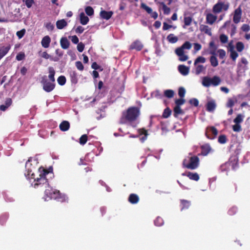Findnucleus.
Instances as JSON below:
<instances>
[{
	"mask_svg": "<svg viewBox=\"0 0 250 250\" xmlns=\"http://www.w3.org/2000/svg\"><path fill=\"white\" fill-rule=\"evenodd\" d=\"M189 103H190V104H191V105H193L195 107L198 106L199 105V101L198 99L196 98L191 99L189 101Z\"/></svg>",
	"mask_w": 250,
	"mask_h": 250,
	"instance_id": "obj_59",
	"label": "nucleus"
},
{
	"mask_svg": "<svg viewBox=\"0 0 250 250\" xmlns=\"http://www.w3.org/2000/svg\"><path fill=\"white\" fill-rule=\"evenodd\" d=\"M227 137L225 135H221L219 136L218 141L219 143L223 144L227 142Z\"/></svg>",
	"mask_w": 250,
	"mask_h": 250,
	"instance_id": "obj_50",
	"label": "nucleus"
},
{
	"mask_svg": "<svg viewBox=\"0 0 250 250\" xmlns=\"http://www.w3.org/2000/svg\"><path fill=\"white\" fill-rule=\"evenodd\" d=\"M206 59L205 57L202 56H199L197 57L194 62V65H197L199 63H204L206 62Z\"/></svg>",
	"mask_w": 250,
	"mask_h": 250,
	"instance_id": "obj_43",
	"label": "nucleus"
},
{
	"mask_svg": "<svg viewBox=\"0 0 250 250\" xmlns=\"http://www.w3.org/2000/svg\"><path fill=\"white\" fill-rule=\"evenodd\" d=\"M218 53L219 54V57L220 59H223L226 56V52L223 49H219L218 50Z\"/></svg>",
	"mask_w": 250,
	"mask_h": 250,
	"instance_id": "obj_64",
	"label": "nucleus"
},
{
	"mask_svg": "<svg viewBox=\"0 0 250 250\" xmlns=\"http://www.w3.org/2000/svg\"><path fill=\"white\" fill-rule=\"evenodd\" d=\"M232 129L234 132H239L242 130L241 126L239 124H235V125H234L232 126Z\"/></svg>",
	"mask_w": 250,
	"mask_h": 250,
	"instance_id": "obj_56",
	"label": "nucleus"
},
{
	"mask_svg": "<svg viewBox=\"0 0 250 250\" xmlns=\"http://www.w3.org/2000/svg\"><path fill=\"white\" fill-rule=\"evenodd\" d=\"M85 12L86 14L89 16H91L94 15V10L90 6H87L85 8Z\"/></svg>",
	"mask_w": 250,
	"mask_h": 250,
	"instance_id": "obj_44",
	"label": "nucleus"
},
{
	"mask_svg": "<svg viewBox=\"0 0 250 250\" xmlns=\"http://www.w3.org/2000/svg\"><path fill=\"white\" fill-rule=\"evenodd\" d=\"M128 201L132 204H136L139 201V197L136 194L131 193L128 197Z\"/></svg>",
	"mask_w": 250,
	"mask_h": 250,
	"instance_id": "obj_16",
	"label": "nucleus"
},
{
	"mask_svg": "<svg viewBox=\"0 0 250 250\" xmlns=\"http://www.w3.org/2000/svg\"><path fill=\"white\" fill-rule=\"evenodd\" d=\"M75 65L77 67V68L80 70L83 71L84 69L83 65L81 62L80 61H77L75 62Z\"/></svg>",
	"mask_w": 250,
	"mask_h": 250,
	"instance_id": "obj_60",
	"label": "nucleus"
},
{
	"mask_svg": "<svg viewBox=\"0 0 250 250\" xmlns=\"http://www.w3.org/2000/svg\"><path fill=\"white\" fill-rule=\"evenodd\" d=\"M242 10L241 6H239L237 8L235 9L234 11L233 16V21L234 23H238L242 18Z\"/></svg>",
	"mask_w": 250,
	"mask_h": 250,
	"instance_id": "obj_8",
	"label": "nucleus"
},
{
	"mask_svg": "<svg viewBox=\"0 0 250 250\" xmlns=\"http://www.w3.org/2000/svg\"><path fill=\"white\" fill-rule=\"evenodd\" d=\"M159 5L162 6L164 15H168L170 13V8L167 6L164 2H159Z\"/></svg>",
	"mask_w": 250,
	"mask_h": 250,
	"instance_id": "obj_29",
	"label": "nucleus"
},
{
	"mask_svg": "<svg viewBox=\"0 0 250 250\" xmlns=\"http://www.w3.org/2000/svg\"><path fill=\"white\" fill-rule=\"evenodd\" d=\"M174 92L173 90L167 89L164 91V96L167 98H171L174 96Z\"/></svg>",
	"mask_w": 250,
	"mask_h": 250,
	"instance_id": "obj_41",
	"label": "nucleus"
},
{
	"mask_svg": "<svg viewBox=\"0 0 250 250\" xmlns=\"http://www.w3.org/2000/svg\"><path fill=\"white\" fill-rule=\"evenodd\" d=\"M11 46L8 45L6 46H2L0 48V60L7 54L10 49Z\"/></svg>",
	"mask_w": 250,
	"mask_h": 250,
	"instance_id": "obj_18",
	"label": "nucleus"
},
{
	"mask_svg": "<svg viewBox=\"0 0 250 250\" xmlns=\"http://www.w3.org/2000/svg\"><path fill=\"white\" fill-rule=\"evenodd\" d=\"M236 102L237 100L236 98H234V99L229 98L228 101L226 106L228 107L232 108L234 106L235 103Z\"/></svg>",
	"mask_w": 250,
	"mask_h": 250,
	"instance_id": "obj_45",
	"label": "nucleus"
},
{
	"mask_svg": "<svg viewBox=\"0 0 250 250\" xmlns=\"http://www.w3.org/2000/svg\"><path fill=\"white\" fill-rule=\"evenodd\" d=\"M209 53L212 55L210 56L209 61L210 64L213 67H216L218 65V61L215 55L214 50H210Z\"/></svg>",
	"mask_w": 250,
	"mask_h": 250,
	"instance_id": "obj_12",
	"label": "nucleus"
},
{
	"mask_svg": "<svg viewBox=\"0 0 250 250\" xmlns=\"http://www.w3.org/2000/svg\"><path fill=\"white\" fill-rule=\"evenodd\" d=\"M69 73L71 83L74 84L77 83H78V76L76 71L71 70Z\"/></svg>",
	"mask_w": 250,
	"mask_h": 250,
	"instance_id": "obj_22",
	"label": "nucleus"
},
{
	"mask_svg": "<svg viewBox=\"0 0 250 250\" xmlns=\"http://www.w3.org/2000/svg\"><path fill=\"white\" fill-rule=\"evenodd\" d=\"M237 211H238V209H237V207H232L230 208L229 209V210H228V214L231 216L234 215V214H235L236 213Z\"/></svg>",
	"mask_w": 250,
	"mask_h": 250,
	"instance_id": "obj_51",
	"label": "nucleus"
},
{
	"mask_svg": "<svg viewBox=\"0 0 250 250\" xmlns=\"http://www.w3.org/2000/svg\"><path fill=\"white\" fill-rule=\"evenodd\" d=\"M244 118V116L241 114H239L237 115L236 117L234 119L233 122L235 124H240L243 121Z\"/></svg>",
	"mask_w": 250,
	"mask_h": 250,
	"instance_id": "obj_40",
	"label": "nucleus"
},
{
	"mask_svg": "<svg viewBox=\"0 0 250 250\" xmlns=\"http://www.w3.org/2000/svg\"><path fill=\"white\" fill-rule=\"evenodd\" d=\"M41 83L43 89L47 92L52 91L55 87V83L51 81L48 82L45 76L42 77Z\"/></svg>",
	"mask_w": 250,
	"mask_h": 250,
	"instance_id": "obj_6",
	"label": "nucleus"
},
{
	"mask_svg": "<svg viewBox=\"0 0 250 250\" xmlns=\"http://www.w3.org/2000/svg\"><path fill=\"white\" fill-rule=\"evenodd\" d=\"M45 194L51 199H58L61 202L65 201V196L63 195H62L60 191L58 190L50 188V189H45Z\"/></svg>",
	"mask_w": 250,
	"mask_h": 250,
	"instance_id": "obj_3",
	"label": "nucleus"
},
{
	"mask_svg": "<svg viewBox=\"0 0 250 250\" xmlns=\"http://www.w3.org/2000/svg\"><path fill=\"white\" fill-rule=\"evenodd\" d=\"M201 155L203 156L208 155L211 151L212 149L208 144H206L201 146Z\"/></svg>",
	"mask_w": 250,
	"mask_h": 250,
	"instance_id": "obj_11",
	"label": "nucleus"
},
{
	"mask_svg": "<svg viewBox=\"0 0 250 250\" xmlns=\"http://www.w3.org/2000/svg\"><path fill=\"white\" fill-rule=\"evenodd\" d=\"M175 54L179 57V60L181 62H185L186 61L188 57V55L185 54L184 51H182L178 49H175Z\"/></svg>",
	"mask_w": 250,
	"mask_h": 250,
	"instance_id": "obj_13",
	"label": "nucleus"
},
{
	"mask_svg": "<svg viewBox=\"0 0 250 250\" xmlns=\"http://www.w3.org/2000/svg\"><path fill=\"white\" fill-rule=\"evenodd\" d=\"M217 19V17L212 13H208L206 15V22L209 24H213Z\"/></svg>",
	"mask_w": 250,
	"mask_h": 250,
	"instance_id": "obj_14",
	"label": "nucleus"
},
{
	"mask_svg": "<svg viewBox=\"0 0 250 250\" xmlns=\"http://www.w3.org/2000/svg\"><path fill=\"white\" fill-rule=\"evenodd\" d=\"M195 66V74L196 75H199L204 71H205L206 69V67H204L202 64H198L197 65H194Z\"/></svg>",
	"mask_w": 250,
	"mask_h": 250,
	"instance_id": "obj_32",
	"label": "nucleus"
},
{
	"mask_svg": "<svg viewBox=\"0 0 250 250\" xmlns=\"http://www.w3.org/2000/svg\"><path fill=\"white\" fill-rule=\"evenodd\" d=\"M202 84L208 87L211 84V78L208 77H205L203 79Z\"/></svg>",
	"mask_w": 250,
	"mask_h": 250,
	"instance_id": "obj_38",
	"label": "nucleus"
},
{
	"mask_svg": "<svg viewBox=\"0 0 250 250\" xmlns=\"http://www.w3.org/2000/svg\"><path fill=\"white\" fill-rule=\"evenodd\" d=\"M184 112L180 106H175L173 109V116L177 118L179 114H184Z\"/></svg>",
	"mask_w": 250,
	"mask_h": 250,
	"instance_id": "obj_33",
	"label": "nucleus"
},
{
	"mask_svg": "<svg viewBox=\"0 0 250 250\" xmlns=\"http://www.w3.org/2000/svg\"><path fill=\"white\" fill-rule=\"evenodd\" d=\"M229 52L230 58L233 61H235L236 58L238 57V54L235 50H232Z\"/></svg>",
	"mask_w": 250,
	"mask_h": 250,
	"instance_id": "obj_52",
	"label": "nucleus"
},
{
	"mask_svg": "<svg viewBox=\"0 0 250 250\" xmlns=\"http://www.w3.org/2000/svg\"><path fill=\"white\" fill-rule=\"evenodd\" d=\"M91 67L92 69H94V70H99L101 71L103 70V68L98 65L96 62H94L92 63Z\"/></svg>",
	"mask_w": 250,
	"mask_h": 250,
	"instance_id": "obj_57",
	"label": "nucleus"
},
{
	"mask_svg": "<svg viewBox=\"0 0 250 250\" xmlns=\"http://www.w3.org/2000/svg\"><path fill=\"white\" fill-rule=\"evenodd\" d=\"M51 42L50 38L48 36H44L41 42L42 45L44 48H48Z\"/></svg>",
	"mask_w": 250,
	"mask_h": 250,
	"instance_id": "obj_23",
	"label": "nucleus"
},
{
	"mask_svg": "<svg viewBox=\"0 0 250 250\" xmlns=\"http://www.w3.org/2000/svg\"><path fill=\"white\" fill-rule=\"evenodd\" d=\"M80 20L81 23L83 25H86L89 21L88 17L85 16L83 12L80 13Z\"/></svg>",
	"mask_w": 250,
	"mask_h": 250,
	"instance_id": "obj_28",
	"label": "nucleus"
},
{
	"mask_svg": "<svg viewBox=\"0 0 250 250\" xmlns=\"http://www.w3.org/2000/svg\"><path fill=\"white\" fill-rule=\"evenodd\" d=\"M45 27L48 31H53L54 29V25L51 22H47L45 24Z\"/></svg>",
	"mask_w": 250,
	"mask_h": 250,
	"instance_id": "obj_62",
	"label": "nucleus"
},
{
	"mask_svg": "<svg viewBox=\"0 0 250 250\" xmlns=\"http://www.w3.org/2000/svg\"><path fill=\"white\" fill-rule=\"evenodd\" d=\"M57 81L60 85H63L66 83V78L64 76H60L58 77Z\"/></svg>",
	"mask_w": 250,
	"mask_h": 250,
	"instance_id": "obj_48",
	"label": "nucleus"
},
{
	"mask_svg": "<svg viewBox=\"0 0 250 250\" xmlns=\"http://www.w3.org/2000/svg\"><path fill=\"white\" fill-rule=\"evenodd\" d=\"M183 175H186L190 180L197 181L199 179V176L197 173H193L191 172H188L187 174L183 173Z\"/></svg>",
	"mask_w": 250,
	"mask_h": 250,
	"instance_id": "obj_20",
	"label": "nucleus"
},
{
	"mask_svg": "<svg viewBox=\"0 0 250 250\" xmlns=\"http://www.w3.org/2000/svg\"><path fill=\"white\" fill-rule=\"evenodd\" d=\"M12 100L10 98L6 99L5 102V104H2L0 105V110L4 111L9 107L12 104Z\"/></svg>",
	"mask_w": 250,
	"mask_h": 250,
	"instance_id": "obj_27",
	"label": "nucleus"
},
{
	"mask_svg": "<svg viewBox=\"0 0 250 250\" xmlns=\"http://www.w3.org/2000/svg\"><path fill=\"white\" fill-rule=\"evenodd\" d=\"M229 6V2H224L223 1H218L212 7V12L217 14L221 13L223 10L227 11Z\"/></svg>",
	"mask_w": 250,
	"mask_h": 250,
	"instance_id": "obj_5",
	"label": "nucleus"
},
{
	"mask_svg": "<svg viewBox=\"0 0 250 250\" xmlns=\"http://www.w3.org/2000/svg\"><path fill=\"white\" fill-rule=\"evenodd\" d=\"M113 14V13L111 11H106L105 10H102L100 13V16L102 19L108 20L111 18Z\"/></svg>",
	"mask_w": 250,
	"mask_h": 250,
	"instance_id": "obj_15",
	"label": "nucleus"
},
{
	"mask_svg": "<svg viewBox=\"0 0 250 250\" xmlns=\"http://www.w3.org/2000/svg\"><path fill=\"white\" fill-rule=\"evenodd\" d=\"M191 47V44L190 42H189L188 41H187L185 42L180 47L176 48V49L180 50L182 51H184V49H190Z\"/></svg>",
	"mask_w": 250,
	"mask_h": 250,
	"instance_id": "obj_35",
	"label": "nucleus"
},
{
	"mask_svg": "<svg viewBox=\"0 0 250 250\" xmlns=\"http://www.w3.org/2000/svg\"><path fill=\"white\" fill-rule=\"evenodd\" d=\"M235 47L237 51L239 52H242L245 48L244 43L241 42H236Z\"/></svg>",
	"mask_w": 250,
	"mask_h": 250,
	"instance_id": "obj_42",
	"label": "nucleus"
},
{
	"mask_svg": "<svg viewBox=\"0 0 250 250\" xmlns=\"http://www.w3.org/2000/svg\"><path fill=\"white\" fill-rule=\"evenodd\" d=\"M186 93V90L183 87H180L178 89V95L179 96L183 98L185 97Z\"/></svg>",
	"mask_w": 250,
	"mask_h": 250,
	"instance_id": "obj_55",
	"label": "nucleus"
},
{
	"mask_svg": "<svg viewBox=\"0 0 250 250\" xmlns=\"http://www.w3.org/2000/svg\"><path fill=\"white\" fill-rule=\"evenodd\" d=\"M67 25V22L64 20L62 19L61 20H58L56 22V26L57 28L59 29H62Z\"/></svg>",
	"mask_w": 250,
	"mask_h": 250,
	"instance_id": "obj_31",
	"label": "nucleus"
},
{
	"mask_svg": "<svg viewBox=\"0 0 250 250\" xmlns=\"http://www.w3.org/2000/svg\"><path fill=\"white\" fill-rule=\"evenodd\" d=\"M25 55L24 52H20L16 56V60L18 61L23 60L25 59Z\"/></svg>",
	"mask_w": 250,
	"mask_h": 250,
	"instance_id": "obj_53",
	"label": "nucleus"
},
{
	"mask_svg": "<svg viewBox=\"0 0 250 250\" xmlns=\"http://www.w3.org/2000/svg\"><path fill=\"white\" fill-rule=\"evenodd\" d=\"M141 8L144 9L148 14H150L152 18L155 20L158 18V13L155 11L153 12L152 8L146 5L145 3L142 2L141 4Z\"/></svg>",
	"mask_w": 250,
	"mask_h": 250,
	"instance_id": "obj_9",
	"label": "nucleus"
},
{
	"mask_svg": "<svg viewBox=\"0 0 250 250\" xmlns=\"http://www.w3.org/2000/svg\"><path fill=\"white\" fill-rule=\"evenodd\" d=\"M8 218V214L7 213H3L0 216V223L1 225H4Z\"/></svg>",
	"mask_w": 250,
	"mask_h": 250,
	"instance_id": "obj_39",
	"label": "nucleus"
},
{
	"mask_svg": "<svg viewBox=\"0 0 250 250\" xmlns=\"http://www.w3.org/2000/svg\"><path fill=\"white\" fill-rule=\"evenodd\" d=\"M189 161V162L188 163L187 159H185L183 160V167L189 169H195L198 167L199 165V158L197 156H194L190 157Z\"/></svg>",
	"mask_w": 250,
	"mask_h": 250,
	"instance_id": "obj_4",
	"label": "nucleus"
},
{
	"mask_svg": "<svg viewBox=\"0 0 250 250\" xmlns=\"http://www.w3.org/2000/svg\"><path fill=\"white\" fill-rule=\"evenodd\" d=\"M60 129L62 131L68 130L70 127V124L68 121H63L60 125Z\"/></svg>",
	"mask_w": 250,
	"mask_h": 250,
	"instance_id": "obj_26",
	"label": "nucleus"
},
{
	"mask_svg": "<svg viewBox=\"0 0 250 250\" xmlns=\"http://www.w3.org/2000/svg\"><path fill=\"white\" fill-rule=\"evenodd\" d=\"M200 29L201 32H204L209 36H211L212 35L211 28L208 25L202 24L200 26Z\"/></svg>",
	"mask_w": 250,
	"mask_h": 250,
	"instance_id": "obj_25",
	"label": "nucleus"
},
{
	"mask_svg": "<svg viewBox=\"0 0 250 250\" xmlns=\"http://www.w3.org/2000/svg\"><path fill=\"white\" fill-rule=\"evenodd\" d=\"M218 134L217 129L214 126L208 127L206 128L205 135L207 138L212 140L217 136Z\"/></svg>",
	"mask_w": 250,
	"mask_h": 250,
	"instance_id": "obj_7",
	"label": "nucleus"
},
{
	"mask_svg": "<svg viewBox=\"0 0 250 250\" xmlns=\"http://www.w3.org/2000/svg\"><path fill=\"white\" fill-rule=\"evenodd\" d=\"M87 141V136L86 134L83 135L80 138L79 143L82 145H84Z\"/></svg>",
	"mask_w": 250,
	"mask_h": 250,
	"instance_id": "obj_49",
	"label": "nucleus"
},
{
	"mask_svg": "<svg viewBox=\"0 0 250 250\" xmlns=\"http://www.w3.org/2000/svg\"><path fill=\"white\" fill-rule=\"evenodd\" d=\"M216 108V104L214 101H210L206 104V109L208 112L213 111Z\"/></svg>",
	"mask_w": 250,
	"mask_h": 250,
	"instance_id": "obj_24",
	"label": "nucleus"
},
{
	"mask_svg": "<svg viewBox=\"0 0 250 250\" xmlns=\"http://www.w3.org/2000/svg\"><path fill=\"white\" fill-rule=\"evenodd\" d=\"M48 72H49V75L48 78L50 81L52 82H54L55 81V71L53 67H48Z\"/></svg>",
	"mask_w": 250,
	"mask_h": 250,
	"instance_id": "obj_30",
	"label": "nucleus"
},
{
	"mask_svg": "<svg viewBox=\"0 0 250 250\" xmlns=\"http://www.w3.org/2000/svg\"><path fill=\"white\" fill-rule=\"evenodd\" d=\"M181 210L188 209L190 206V202L187 200H180Z\"/></svg>",
	"mask_w": 250,
	"mask_h": 250,
	"instance_id": "obj_34",
	"label": "nucleus"
},
{
	"mask_svg": "<svg viewBox=\"0 0 250 250\" xmlns=\"http://www.w3.org/2000/svg\"><path fill=\"white\" fill-rule=\"evenodd\" d=\"M171 113V110L169 107L166 108L163 113V117L164 118H167L170 115Z\"/></svg>",
	"mask_w": 250,
	"mask_h": 250,
	"instance_id": "obj_47",
	"label": "nucleus"
},
{
	"mask_svg": "<svg viewBox=\"0 0 250 250\" xmlns=\"http://www.w3.org/2000/svg\"><path fill=\"white\" fill-rule=\"evenodd\" d=\"M143 44L139 40H136L133 42L129 46V50H136V51H140L143 48Z\"/></svg>",
	"mask_w": 250,
	"mask_h": 250,
	"instance_id": "obj_10",
	"label": "nucleus"
},
{
	"mask_svg": "<svg viewBox=\"0 0 250 250\" xmlns=\"http://www.w3.org/2000/svg\"><path fill=\"white\" fill-rule=\"evenodd\" d=\"M39 171L40 172L39 177L35 178V174L34 173H32V169L29 168H27V175H30L31 174L30 178L34 179V181L36 182L34 185V187L36 188L39 186H44L45 188L48 187L49 183L48 179L46 178V176L49 174L52 175L53 174L52 167H50L48 169L40 167L39 168Z\"/></svg>",
	"mask_w": 250,
	"mask_h": 250,
	"instance_id": "obj_1",
	"label": "nucleus"
},
{
	"mask_svg": "<svg viewBox=\"0 0 250 250\" xmlns=\"http://www.w3.org/2000/svg\"><path fill=\"white\" fill-rule=\"evenodd\" d=\"M60 44L62 49H66L69 47L70 42L66 37H62L60 40Z\"/></svg>",
	"mask_w": 250,
	"mask_h": 250,
	"instance_id": "obj_21",
	"label": "nucleus"
},
{
	"mask_svg": "<svg viewBox=\"0 0 250 250\" xmlns=\"http://www.w3.org/2000/svg\"><path fill=\"white\" fill-rule=\"evenodd\" d=\"M26 30L25 29H22L20 31H18L16 33V35L19 39H21L25 35Z\"/></svg>",
	"mask_w": 250,
	"mask_h": 250,
	"instance_id": "obj_54",
	"label": "nucleus"
},
{
	"mask_svg": "<svg viewBox=\"0 0 250 250\" xmlns=\"http://www.w3.org/2000/svg\"><path fill=\"white\" fill-rule=\"evenodd\" d=\"M220 40L223 43H227L228 41V37L225 34H221L220 36Z\"/></svg>",
	"mask_w": 250,
	"mask_h": 250,
	"instance_id": "obj_58",
	"label": "nucleus"
},
{
	"mask_svg": "<svg viewBox=\"0 0 250 250\" xmlns=\"http://www.w3.org/2000/svg\"><path fill=\"white\" fill-rule=\"evenodd\" d=\"M185 102V100L183 98L177 99L175 100V103L176 106H180V105L183 104Z\"/></svg>",
	"mask_w": 250,
	"mask_h": 250,
	"instance_id": "obj_61",
	"label": "nucleus"
},
{
	"mask_svg": "<svg viewBox=\"0 0 250 250\" xmlns=\"http://www.w3.org/2000/svg\"><path fill=\"white\" fill-rule=\"evenodd\" d=\"M164 221L161 217H157L154 220V224L155 226L160 227L163 225Z\"/></svg>",
	"mask_w": 250,
	"mask_h": 250,
	"instance_id": "obj_46",
	"label": "nucleus"
},
{
	"mask_svg": "<svg viewBox=\"0 0 250 250\" xmlns=\"http://www.w3.org/2000/svg\"><path fill=\"white\" fill-rule=\"evenodd\" d=\"M167 39L170 43H175L178 40V37L175 36L173 34H170L168 35Z\"/></svg>",
	"mask_w": 250,
	"mask_h": 250,
	"instance_id": "obj_36",
	"label": "nucleus"
},
{
	"mask_svg": "<svg viewBox=\"0 0 250 250\" xmlns=\"http://www.w3.org/2000/svg\"><path fill=\"white\" fill-rule=\"evenodd\" d=\"M193 19L191 16H187L186 14H184V24L182 26L183 28H186L187 26H189L192 21Z\"/></svg>",
	"mask_w": 250,
	"mask_h": 250,
	"instance_id": "obj_17",
	"label": "nucleus"
},
{
	"mask_svg": "<svg viewBox=\"0 0 250 250\" xmlns=\"http://www.w3.org/2000/svg\"><path fill=\"white\" fill-rule=\"evenodd\" d=\"M211 84L213 86H217L221 83V79L218 76H214L212 78H211Z\"/></svg>",
	"mask_w": 250,
	"mask_h": 250,
	"instance_id": "obj_37",
	"label": "nucleus"
},
{
	"mask_svg": "<svg viewBox=\"0 0 250 250\" xmlns=\"http://www.w3.org/2000/svg\"><path fill=\"white\" fill-rule=\"evenodd\" d=\"M178 68L180 73L184 76L187 75L189 73V68L186 65H179Z\"/></svg>",
	"mask_w": 250,
	"mask_h": 250,
	"instance_id": "obj_19",
	"label": "nucleus"
},
{
	"mask_svg": "<svg viewBox=\"0 0 250 250\" xmlns=\"http://www.w3.org/2000/svg\"><path fill=\"white\" fill-rule=\"evenodd\" d=\"M140 114V109L138 107H130L123 113L121 122L123 123H125L123 120H126L129 123L134 122L138 119Z\"/></svg>",
	"mask_w": 250,
	"mask_h": 250,
	"instance_id": "obj_2",
	"label": "nucleus"
},
{
	"mask_svg": "<svg viewBox=\"0 0 250 250\" xmlns=\"http://www.w3.org/2000/svg\"><path fill=\"white\" fill-rule=\"evenodd\" d=\"M241 29L244 32H247L250 31V26H249V24H244L242 25Z\"/></svg>",
	"mask_w": 250,
	"mask_h": 250,
	"instance_id": "obj_63",
	"label": "nucleus"
}]
</instances>
